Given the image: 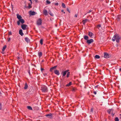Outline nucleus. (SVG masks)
<instances>
[{
	"mask_svg": "<svg viewBox=\"0 0 121 121\" xmlns=\"http://www.w3.org/2000/svg\"><path fill=\"white\" fill-rule=\"evenodd\" d=\"M72 84V83L71 82H70L68 84L66 85V86H70Z\"/></svg>",
	"mask_w": 121,
	"mask_h": 121,
	"instance_id": "nucleus-23",
	"label": "nucleus"
},
{
	"mask_svg": "<svg viewBox=\"0 0 121 121\" xmlns=\"http://www.w3.org/2000/svg\"><path fill=\"white\" fill-rule=\"evenodd\" d=\"M42 52H40L38 53V55L39 57H41L42 56Z\"/></svg>",
	"mask_w": 121,
	"mask_h": 121,
	"instance_id": "nucleus-27",
	"label": "nucleus"
},
{
	"mask_svg": "<svg viewBox=\"0 0 121 121\" xmlns=\"http://www.w3.org/2000/svg\"><path fill=\"white\" fill-rule=\"evenodd\" d=\"M17 18L19 20L20 19L22 18V17L19 14H17Z\"/></svg>",
	"mask_w": 121,
	"mask_h": 121,
	"instance_id": "nucleus-17",
	"label": "nucleus"
},
{
	"mask_svg": "<svg viewBox=\"0 0 121 121\" xmlns=\"http://www.w3.org/2000/svg\"><path fill=\"white\" fill-rule=\"evenodd\" d=\"M84 39L86 40H88V37L87 36H84Z\"/></svg>",
	"mask_w": 121,
	"mask_h": 121,
	"instance_id": "nucleus-22",
	"label": "nucleus"
},
{
	"mask_svg": "<svg viewBox=\"0 0 121 121\" xmlns=\"http://www.w3.org/2000/svg\"><path fill=\"white\" fill-rule=\"evenodd\" d=\"M29 0L30 1V3H31V4H32V2L31 1V0Z\"/></svg>",
	"mask_w": 121,
	"mask_h": 121,
	"instance_id": "nucleus-46",
	"label": "nucleus"
},
{
	"mask_svg": "<svg viewBox=\"0 0 121 121\" xmlns=\"http://www.w3.org/2000/svg\"><path fill=\"white\" fill-rule=\"evenodd\" d=\"M93 33L92 32H88V35L91 38L92 37Z\"/></svg>",
	"mask_w": 121,
	"mask_h": 121,
	"instance_id": "nucleus-18",
	"label": "nucleus"
},
{
	"mask_svg": "<svg viewBox=\"0 0 121 121\" xmlns=\"http://www.w3.org/2000/svg\"><path fill=\"white\" fill-rule=\"evenodd\" d=\"M63 11H63V10H62V11H62V12H63Z\"/></svg>",
	"mask_w": 121,
	"mask_h": 121,
	"instance_id": "nucleus-50",
	"label": "nucleus"
},
{
	"mask_svg": "<svg viewBox=\"0 0 121 121\" xmlns=\"http://www.w3.org/2000/svg\"><path fill=\"white\" fill-rule=\"evenodd\" d=\"M92 11L91 10H89V11L87 12L86 14H85V15H86L87 13H89L91 12Z\"/></svg>",
	"mask_w": 121,
	"mask_h": 121,
	"instance_id": "nucleus-33",
	"label": "nucleus"
},
{
	"mask_svg": "<svg viewBox=\"0 0 121 121\" xmlns=\"http://www.w3.org/2000/svg\"><path fill=\"white\" fill-rule=\"evenodd\" d=\"M111 115H112V116H113L114 115V113H112L111 114Z\"/></svg>",
	"mask_w": 121,
	"mask_h": 121,
	"instance_id": "nucleus-45",
	"label": "nucleus"
},
{
	"mask_svg": "<svg viewBox=\"0 0 121 121\" xmlns=\"http://www.w3.org/2000/svg\"><path fill=\"white\" fill-rule=\"evenodd\" d=\"M71 90L73 92H75L77 90V89L75 87H73L71 88Z\"/></svg>",
	"mask_w": 121,
	"mask_h": 121,
	"instance_id": "nucleus-15",
	"label": "nucleus"
},
{
	"mask_svg": "<svg viewBox=\"0 0 121 121\" xmlns=\"http://www.w3.org/2000/svg\"><path fill=\"white\" fill-rule=\"evenodd\" d=\"M28 87V86L27 85V83H25V87H24V89H27Z\"/></svg>",
	"mask_w": 121,
	"mask_h": 121,
	"instance_id": "nucleus-19",
	"label": "nucleus"
},
{
	"mask_svg": "<svg viewBox=\"0 0 121 121\" xmlns=\"http://www.w3.org/2000/svg\"><path fill=\"white\" fill-rule=\"evenodd\" d=\"M62 6L63 7L65 8V4L64 3H62Z\"/></svg>",
	"mask_w": 121,
	"mask_h": 121,
	"instance_id": "nucleus-35",
	"label": "nucleus"
},
{
	"mask_svg": "<svg viewBox=\"0 0 121 121\" xmlns=\"http://www.w3.org/2000/svg\"><path fill=\"white\" fill-rule=\"evenodd\" d=\"M21 26L22 29L23 30H26L27 27V25L25 24H23L21 25Z\"/></svg>",
	"mask_w": 121,
	"mask_h": 121,
	"instance_id": "nucleus-5",
	"label": "nucleus"
},
{
	"mask_svg": "<svg viewBox=\"0 0 121 121\" xmlns=\"http://www.w3.org/2000/svg\"><path fill=\"white\" fill-rule=\"evenodd\" d=\"M117 37V39H116V41L117 43H118L119 42V40L120 39L121 37L119 35L118 36H116Z\"/></svg>",
	"mask_w": 121,
	"mask_h": 121,
	"instance_id": "nucleus-10",
	"label": "nucleus"
},
{
	"mask_svg": "<svg viewBox=\"0 0 121 121\" xmlns=\"http://www.w3.org/2000/svg\"><path fill=\"white\" fill-rule=\"evenodd\" d=\"M43 13L45 15H47L48 14V12L46 9H44L43 10Z\"/></svg>",
	"mask_w": 121,
	"mask_h": 121,
	"instance_id": "nucleus-9",
	"label": "nucleus"
},
{
	"mask_svg": "<svg viewBox=\"0 0 121 121\" xmlns=\"http://www.w3.org/2000/svg\"><path fill=\"white\" fill-rule=\"evenodd\" d=\"M29 73L30 74V72H29Z\"/></svg>",
	"mask_w": 121,
	"mask_h": 121,
	"instance_id": "nucleus-54",
	"label": "nucleus"
},
{
	"mask_svg": "<svg viewBox=\"0 0 121 121\" xmlns=\"http://www.w3.org/2000/svg\"><path fill=\"white\" fill-rule=\"evenodd\" d=\"M110 56V55L106 53H104V57L106 58H108Z\"/></svg>",
	"mask_w": 121,
	"mask_h": 121,
	"instance_id": "nucleus-7",
	"label": "nucleus"
},
{
	"mask_svg": "<svg viewBox=\"0 0 121 121\" xmlns=\"http://www.w3.org/2000/svg\"><path fill=\"white\" fill-rule=\"evenodd\" d=\"M119 35H118V34H116L113 36V37L112 38V40L113 41H115V40L116 39V40L117 39V37H116V36H118Z\"/></svg>",
	"mask_w": 121,
	"mask_h": 121,
	"instance_id": "nucleus-4",
	"label": "nucleus"
},
{
	"mask_svg": "<svg viewBox=\"0 0 121 121\" xmlns=\"http://www.w3.org/2000/svg\"><path fill=\"white\" fill-rule=\"evenodd\" d=\"M6 45H5L3 47L2 49L3 51H4L5 50V49L6 48Z\"/></svg>",
	"mask_w": 121,
	"mask_h": 121,
	"instance_id": "nucleus-25",
	"label": "nucleus"
},
{
	"mask_svg": "<svg viewBox=\"0 0 121 121\" xmlns=\"http://www.w3.org/2000/svg\"><path fill=\"white\" fill-rule=\"evenodd\" d=\"M11 33H9V35H10V34H11Z\"/></svg>",
	"mask_w": 121,
	"mask_h": 121,
	"instance_id": "nucleus-51",
	"label": "nucleus"
},
{
	"mask_svg": "<svg viewBox=\"0 0 121 121\" xmlns=\"http://www.w3.org/2000/svg\"><path fill=\"white\" fill-rule=\"evenodd\" d=\"M41 90L42 91L44 92H46L48 91L47 88L45 86H42Z\"/></svg>",
	"mask_w": 121,
	"mask_h": 121,
	"instance_id": "nucleus-1",
	"label": "nucleus"
},
{
	"mask_svg": "<svg viewBox=\"0 0 121 121\" xmlns=\"http://www.w3.org/2000/svg\"><path fill=\"white\" fill-rule=\"evenodd\" d=\"M94 93L95 95H96V91H94Z\"/></svg>",
	"mask_w": 121,
	"mask_h": 121,
	"instance_id": "nucleus-43",
	"label": "nucleus"
},
{
	"mask_svg": "<svg viewBox=\"0 0 121 121\" xmlns=\"http://www.w3.org/2000/svg\"><path fill=\"white\" fill-rule=\"evenodd\" d=\"M78 14H76L74 16V17H77Z\"/></svg>",
	"mask_w": 121,
	"mask_h": 121,
	"instance_id": "nucleus-39",
	"label": "nucleus"
},
{
	"mask_svg": "<svg viewBox=\"0 0 121 121\" xmlns=\"http://www.w3.org/2000/svg\"><path fill=\"white\" fill-rule=\"evenodd\" d=\"M19 33L22 36H23L24 35L22 32V29H20L19 30Z\"/></svg>",
	"mask_w": 121,
	"mask_h": 121,
	"instance_id": "nucleus-14",
	"label": "nucleus"
},
{
	"mask_svg": "<svg viewBox=\"0 0 121 121\" xmlns=\"http://www.w3.org/2000/svg\"><path fill=\"white\" fill-rule=\"evenodd\" d=\"M93 108H91V111L92 112H93Z\"/></svg>",
	"mask_w": 121,
	"mask_h": 121,
	"instance_id": "nucleus-42",
	"label": "nucleus"
},
{
	"mask_svg": "<svg viewBox=\"0 0 121 121\" xmlns=\"http://www.w3.org/2000/svg\"><path fill=\"white\" fill-rule=\"evenodd\" d=\"M112 109H109L108 111V113L109 114L111 113V112L112 111Z\"/></svg>",
	"mask_w": 121,
	"mask_h": 121,
	"instance_id": "nucleus-29",
	"label": "nucleus"
},
{
	"mask_svg": "<svg viewBox=\"0 0 121 121\" xmlns=\"http://www.w3.org/2000/svg\"><path fill=\"white\" fill-rule=\"evenodd\" d=\"M45 116L47 117H48V118H50L52 117V114L51 113L46 114L45 115Z\"/></svg>",
	"mask_w": 121,
	"mask_h": 121,
	"instance_id": "nucleus-13",
	"label": "nucleus"
},
{
	"mask_svg": "<svg viewBox=\"0 0 121 121\" xmlns=\"http://www.w3.org/2000/svg\"><path fill=\"white\" fill-rule=\"evenodd\" d=\"M29 13L31 15H34L36 14V13L34 11H30L29 12Z\"/></svg>",
	"mask_w": 121,
	"mask_h": 121,
	"instance_id": "nucleus-8",
	"label": "nucleus"
},
{
	"mask_svg": "<svg viewBox=\"0 0 121 121\" xmlns=\"http://www.w3.org/2000/svg\"><path fill=\"white\" fill-rule=\"evenodd\" d=\"M43 41L42 39H41L40 40V43L41 45H42L43 44Z\"/></svg>",
	"mask_w": 121,
	"mask_h": 121,
	"instance_id": "nucleus-30",
	"label": "nucleus"
},
{
	"mask_svg": "<svg viewBox=\"0 0 121 121\" xmlns=\"http://www.w3.org/2000/svg\"><path fill=\"white\" fill-rule=\"evenodd\" d=\"M0 94H1L0 91Z\"/></svg>",
	"mask_w": 121,
	"mask_h": 121,
	"instance_id": "nucleus-52",
	"label": "nucleus"
},
{
	"mask_svg": "<svg viewBox=\"0 0 121 121\" xmlns=\"http://www.w3.org/2000/svg\"><path fill=\"white\" fill-rule=\"evenodd\" d=\"M101 25H100L99 24L97 25V27L98 28H99V27H101Z\"/></svg>",
	"mask_w": 121,
	"mask_h": 121,
	"instance_id": "nucleus-37",
	"label": "nucleus"
},
{
	"mask_svg": "<svg viewBox=\"0 0 121 121\" xmlns=\"http://www.w3.org/2000/svg\"><path fill=\"white\" fill-rule=\"evenodd\" d=\"M41 71L42 72L44 70V69L42 68H41Z\"/></svg>",
	"mask_w": 121,
	"mask_h": 121,
	"instance_id": "nucleus-40",
	"label": "nucleus"
},
{
	"mask_svg": "<svg viewBox=\"0 0 121 121\" xmlns=\"http://www.w3.org/2000/svg\"><path fill=\"white\" fill-rule=\"evenodd\" d=\"M27 108L28 109L30 110H32V107L30 106H28L27 107Z\"/></svg>",
	"mask_w": 121,
	"mask_h": 121,
	"instance_id": "nucleus-28",
	"label": "nucleus"
},
{
	"mask_svg": "<svg viewBox=\"0 0 121 121\" xmlns=\"http://www.w3.org/2000/svg\"><path fill=\"white\" fill-rule=\"evenodd\" d=\"M121 10V9H120Z\"/></svg>",
	"mask_w": 121,
	"mask_h": 121,
	"instance_id": "nucleus-55",
	"label": "nucleus"
},
{
	"mask_svg": "<svg viewBox=\"0 0 121 121\" xmlns=\"http://www.w3.org/2000/svg\"><path fill=\"white\" fill-rule=\"evenodd\" d=\"M25 41L27 43H28L30 42V40L29 39V38L28 37H26L25 38Z\"/></svg>",
	"mask_w": 121,
	"mask_h": 121,
	"instance_id": "nucleus-16",
	"label": "nucleus"
},
{
	"mask_svg": "<svg viewBox=\"0 0 121 121\" xmlns=\"http://www.w3.org/2000/svg\"><path fill=\"white\" fill-rule=\"evenodd\" d=\"M88 20L86 19L85 20H83L82 22L83 24L84 25H85V23H86V22H87V21Z\"/></svg>",
	"mask_w": 121,
	"mask_h": 121,
	"instance_id": "nucleus-20",
	"label": "nucleus"
},
{
	"mask_svg": "<svg viewBox=\"0 0 121 121\" xmlns=\"http://www.w3.org/2000/svg\"><path fill=\"white\" fill-rule=\"evenodd\" d=\"M119 70L121 72V68H120V69H119Z\"/></svg>",
	"mask_w": 121,
	"mask_h": 121,
	"instance_id": "nucleus-47",
	"label": "nucleus"
},
{
	"mask_svg": "<svg viewBox=\"0 0 121 121\" xmlns=\"http://www.w3.org/2000/svg\"><path fill=\"white\" fill-rule=\"evenodd\" d=\"M67 72V71H64L63 72V76H64L66 74Z\"/></svg>",
	"mask_w": 121,
	"mask_h": 121,
	"instance_id": "nucleus-21",
	"label": "nucleus"
},
{
	"mask_svg": "<svg viewBox=\"0 0 121 121\" xmlns=\"http://www.w3.org/2000/svg\"><path fill=\"white\" fill-rule=\"evenodd\" d=\"M67 10L69 12V13H70V11L69 10V9L68 8H67Z\"/></svg>",
	"mask_w": 121,
	"mask_h": 121,
	"instance_id": "nucleus-44",
	"label": "nucleus"
},
{
	"mask_svg": "<svg viewBox=\"0 0 121 121\" xmlns=\"http://www.w3.org/2000/svg\"><path fill=\"white\" fill-rule=\"evenodd\" d=\"M42 23V20L41 18H39L37 21V25H41Z\"/></svg>",
	"mask_w": 121,
	"mask_h": 121,
	"instance_id": "nucleus-3",
	"label": "nucleus"
},
{
	"mask_svg": "<svg viewBox=\"0 0 121 121\" xmlns=\"http://www.w3.org/2000/svg\"><path fill=\"white\" fill-rule=\"evenodd\" d=\"M70 75V73L69 72H68L67 73V78H68L69 76Z\"/></svg>",
	"mask_w": 121,
	"mask_h": 121,
	"instance_id": "nucleus-34",
	"label": "nucleus"
},
{
	"mask_svg": "<svg viewBox=\"0 0 121 121\" xmlns=\"http://www.w3.org/2000/svg\"><path fill=\"white\" fill-rule=\"evenodd\" d=\"M55 5H58V3H55Z\"/></svg>",
	"mask_w": 121,
	"mask_h": 121,
	"instance_id": "nucleus-41",
	"label": "nucleus"
},
{
	"mask_svg": "<svg viewBox=\"0 0 121 121\" xmlns=\"http://www.w3.org/2000/svg\"><path fill=\"white\" fill-rule=\"evenodd\" d=\"M55 73L57 75H59L60 74L59 71L58 70H55L54 71Z\"/></svg>",
	"mask_w": 121,
	"mask_h": 121,
	"instance_id": "nucleus-12",
	"label": "nucleus"
},
{
	"mask_svg": "<svg viewBox=\"0 0 121 121\" xmlns=\"http://www.w3.org/2000/svg\"><path fill=\"white\" fill-rule=\"evenodd\" d=\"M2 108V105L1 103H0V110H1Z\"/></svg>",
	"mask_w": 121,
	"mask_h": 121,
	"instance_id": "nucleus-38",
	"label": "nucleus"
},
{
	"mask_svg": "<svg viewBox=\"0 0 121 121\" xmlns=\"http://www.w3.org/2000/svg\"><path fill=\"white\" fill-rule=\"evenodd\" d=\"M46 3L48 4H49L51 3V2L47 0L46 1Z\"/></svg>",
	"mask_w": 121,
	"mask_h": 121,
	"instance_id": "nucleus-36",
	"label": "nucleus"
},
{
	"mask_svg": "<svg viewBox=\"0 0 121 121\" xmlns=\"http://www.w3.org/2000/svg\"><path fill=\"white\" fill-rule=\"evenodd\" d=\"M21 22L22 24H23L24 22V19H21L19 20V21H17V24L18 25H20V22Z\"/></svg>",
	"mask_w": 121,
	"mask_h": 121,
	"instance_id": "nucleus-2",
	"label": "nucleus"
},
{
	"mask_svg": "<svg viewBox=\"0 0 121 121\" xmlns=\"http://www.w3.org/2000/svg\"><path fill=\"white\" fill-rule=\"evenodd\" d=\"M35 1L36 2H37V0H35Z\"/></svg>",
	"mask_w": 121,
	"mask_h": 121,
	"instance_id": "nucleus-48",
	"label": "nucleus"
},
{
	"mask_svg": "<svg viewBox=\"0 0 121 121\" xmlns=\"http://www.w3.org/2000/svg\"><path fill=\"white\" fill-rule=\"evenodd\" d=\"M10 40V38H9L8 40V41H9Z\"/></svg>",
	"mask_w": 121,
	"mask_h": 121,
	"instance_id": "nucleus-49",
	"label": "nucleus"
},
{
	"mask_svg": "<svg viewBox=\"0 0 121 121\" xmlns=\"http://www.w3.org/2000/svg\"><path fill=\"white\" fill-rule=\"evenodd\" d=\"M57 66H56L51 68L50 69V71L51 72H52L53 70L55 69H56Z\"/></svg>",
	"mask_w": 121,
	"mask_h": 121,
	"instance_id": "nucleus-11",
	"label": "nucleus"
},
{
	"mask_svg": "<svg viewBox=\"0 0 121 121\" xmlns=\"http://www.w3.org/2000/svg\"><path fill=\"white\" fill-rule=\"evenodd\" d=\"M48 13L51 16H53V14L50 11H48Z\"/></svg>",
	"mask_w": 121,
	"mask_h": 121,
	"instance_id": "nucleus-24",
	"label": "nucleus"
},
{
	"mask_svg": "<svg viewBox=\"0 0 121 121\" xmlns=\"http://www.w3.org/2000/svg\"><path fill=\"white\" fill-rule=\"evenodd\" d=\"M94 40L92 39H91L90 40H88L87 41V43L88 44H90L92 43L93 42Z\"/></svg>",
	"mask_w": 121,
	"mask_h": 121,
	"instance_id": "nucleus-6",
	"label": "nucleus"
},
{
	"mask_svg": "<svg viewBox=\"0 0 121 121\" xmlns=\"http://www.w3.org/2000/svg\"><path fill=\"white\" fill-rule=\"evenodd\" d=\"M115 121H119V119L117 117H116L115 118Z\"/></svg>",
	"mask_w": 121,
	"mask_h": 121,
	"instance_id": "nucleus-32",
	"label": "nucleus"
},
{
	"mask_svg": "<svg viewBox=\"0 0 121 121\" xmlns=\"http://www.w3.org/2000/svg\"><path fill=\"white\" fill-rule=\"evenodd\" d=\"M95 58L96 59H99L100 58V56H99L96 55L95 56Z\"/></svg>",
	"mask_w": 121,
	"mask_h": 121,
	"instance_id": "nucleus-26",
	"label": "nucleus"
},
{
	"mask_svg": "<svg viewBox=\"0 0 121 121\" xmlns=\"http://www.w3.org/2000/svg\"><path fill=\"white\" fill-rule=\"evenodd\" d=\"M28 8L29 9L32 8V6L30 3L28 4Z\"/></svg>",
	"mask_w": 121,
	"mask_h": 121,
	"instance_id": "nucleus-31",
	"label": "nucleus"
},
{
	"mask_svg": "<svg viewBox=\"0 0 121 121\" xmlns=\"http://www.w3.org/2000/svg\"><path fill=\"white\" fill-rule=\"evenodd\" d=\"M64 13H65V12H64Z\"/></svg>",
	"mask_w": 121,
	"mask_h": 121,
	"instance_id": "nucleus-53",
	"label": "nucleus"
}]
</instances>
